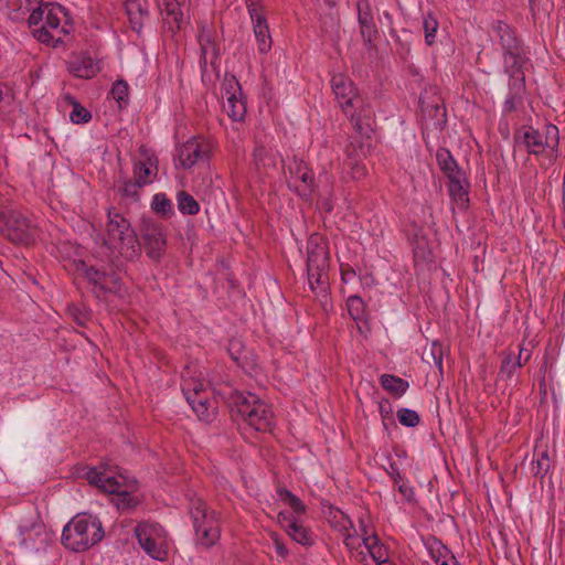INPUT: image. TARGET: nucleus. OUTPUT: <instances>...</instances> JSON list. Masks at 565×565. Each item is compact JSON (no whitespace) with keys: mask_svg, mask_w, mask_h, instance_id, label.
Segmentation results:
<instances>
[{"mask_svg":"<svg viewBox=\"0 0 565 565\" xmlns=\"http://www.w3.org/2000/svg\"><path fill=\"white\" fill-rule=\"evenodd\" d=\"M307 275L310 289L321 296L328 291L329 249L319 234H312L307 242Z\"/></svg>","mask_w":565,"mask_h":565,"instance_id":"nucleus-5","label":"nucleus"},{"mask_svg":"<svg viewBox=\"0 0 565 565\" xmlns=\"http://www.w3.org/2000/svg\"><path fill=\"white\" fill-rule=\"evenodd\" d=\"M231 412L256 431H270L274 426V415L270 407L250 392L231 391L228 398Z\"/></svg>","mask_w":565,"mask_h":565,"instance_id":"nucleus-3","label":"nucleus"},{"mask_svg":"<svg viewBox=\"0 0 565 565\" xmlns=\"http://www.w3.org/2000/svg\"><path fill=\"white\" fill-rule=\"evenodd\" d=\"M396 415L398 422L405 427H415L420 422L418 413L411 408H399Z\"/></svg>","mask_w":565,"mask_h":565,"instance_id":"nucleus-45","label":"nucleus"},{"mask_svg":"<svg viewBox=\"0 0 565 565\" xmlns=\"http://www.w3.org/2000/svg\"><path fill=\"white\" fill-rule=\"evenodd\" d=\"M398 490L407 500H412V494H413L412 488H408L405 484H401Z\"/></svg>","mask_w":565,"mask_h":565,"instance_id":"nucleus-58","label":"nucleus"},{"mask_svg":"<svg viewBox=\"0 0 565 565\" xmlns=\"http://www.w3.org/2000/svg\"><path fill=\"white\" fill-rule=\"evenodd\" d=\"M363 157L362 151H356L355 149L351 151L348 148L347 158L342 163L343 173L352 180H361L364 178L366 175V167L363 163Z\"/></svg>","mask_w":565,"mask_h":565,"instance_id":"nucleus-25","label":"nucleus"},{"mask_svg":"<svg viewBox=\"0 0 565 565\" xmlns=\"http://www.w3.org/2000/svg\"><path fill=\"white\" fill-rule=\"evenodd\" d=\"M531 359V351L525 348L519 349V354L515 356V360H520V363H522V366L527 363Z\"/></svg>","mask_w":565,"mask_h":565,"instance_id":"nucleus-55","label":"nucleus"},{"mask_svg":"<svg viewBox=\"0 0 565 565\" xmlns=\"http://www.w3.org/2000/svg\"><path fill=\"white\" fill-rule=\"evenodd\" d=\"M430 552L436 565H458V562L455 558V556L449 555L447 548L440 544H438L436 550L438 556L435 555L434 548H431Z\"/></svg>","mask_w":565,"mask_h":565,"instance_id":"nucleus-46","label":"nucleus"},{"mask_svg":"<svg viewBox=\"0 0 565 565\" xmlns=\"http://www.w3.org/2000/svg\"><path fill=\"white\" fill-rule=\"evenodd\" d=\"M192 411L202 422L210 423L215 416V407L211 404L210 396H200L195 399L188 401Z\"/></svg>","mask_w":565,"mask_h":565,"instance_id":"nucleus-30","label":"nucleus"},{"mask_svg":"<svg viewBox=\"0 0 565 565\" xmlns=\"http://www.w3.org/2000/svg\"><path fill=\"white\" fill-rule=\"evenodd\" d=\"M380 413L383 417L391 413V404L388 399H383L380 402Z\"/></svg>","mask_w":565,"mask_h":565,"instance_id":"nucleus-57","label":"nucleus"},{"mask_svg":"<svg viewBox=\"0 0 565 565\" xmlns=\"http://www.w3.org/2000/svg\"><path fill=\"white\" fill-rule=\"evenodd\" d=\"M46 17V3L39 6L36 9L32 10L28 18V23L30 26H36L40 23H44Z\"/></svg>","mask_w":565,"mask_h":565,"instance_id":"nucleus-50","label":"nucleus"},{"mask_svg":"<svg viewBox=\"0 0 565 565\" xmlns=\"http://www.w3.org/2000/svg\"><path fill=\"white\" fill-rule=\"evenodd\" d=\"M521 367L522 363H520V360H515V355L509 353L502 361L498 376L503 381L511 380L514 373Z\"/></svg>","mask_w":565,"mask_h":565,"instance_id":"nucleus-39","label":"nucleus"},{"mask_svg":"<svg viewBox=\"0 0 565 565\" xmlns=\"http://www.w3.org/2000/svg\"><path fill=\"white\" fill-rule=\"evenodd\" d=\"M492 29L502 49L503 71L505 74H515L523 71L527 62V52L515 31L505 22L498 20L493 22Z\"/></svg>","mask_w":565,"mask_h":565,"instance_id":"nucleus-8","label":"nucleus"},{"mask_svg":"<svg viewBox=\"0 0 565 565\" xmlns=\"http://www.w3.org/2000/svg\"><path fill=\"white\" fill-rule=\"evenodd\" d=\"M331 88L343 114L351 121L361 137H369L372 131V110L365 104L354 83L343 74L331 78Z\"/></svg>","mask_w":565,"mask_h":565,"instance_id":"nucleus-1","label":"nucleus"},{"mask_svg":"<svg viewBox=\"0 0 565 565\" xmlns=\"http://www.w3.org/2000/svg\"><path fill=\"white\" fill-rule=\"evenodd\" d=\"M387 472L393 478L394 482L397 483L402 480V476L396 463L392 462L390 465V470H387Z\"/></svg>","mask_w":565,"mask_h":565,"instance_id":"nucleus-56","label":"nucleus"},{"mask_svg":"<svg viewBox=\"0 0 565 565\" xmlns=\"http://www.w3.org/2000/svg\"><path fill=\"white\" fill-rule=\"evenodd\" d=\"M64 8L55 3H46L45 21L39 29L33 30L34 36L42 43L62 41V35L68 33L62 22L66 19Z\"/></svg>","mask_w":565,"mask_h":565,"instance_id":"nucleus-12","label":"nucleus"},{"mask_svg":"<svg viewBox=\"0 0 565 565\" xmlns=\"http://www.w3.org/2000/svg\"><path fill=\"white\" fill-rule=\"evenodd\" d=\"M510 77L509 93L503 103V113L509 114L523 105L525 94V76L523 71L515 74H508Z\"/></svg>","mask_w":565,"mask_h":565,"instance_id":"nucleus-22","label":"nucleus"},{"mask_svg":"<svg viewBox=\"0 0 565 565\" xmlns=\"http://www.w3.org/2000/svg\"><path fill=\"white\" fill-rule=\"evenodd\" d=\"M252 23L258 52L260 54H267L270 51L273 43L267 20H257Z\"/></svg>","mask_w":565,"mask_h":565,"instance_id":"nucleus-27","label":"nucleus"},{"mask_svg":"<svg viewBox=\"0 0 565 565\" xmlns=\"http://www.w3.org/2000/svg\"><path fill=\"white\" fill-rule=\"evenodd\" d=\"M157 160L148 158L146 161L139 160L134 163V179L146 186L153 182L157 173Z\"/></svg>","mask_w":565,"mask_h":565,"instance_id":"nucleus-26","label":"nucleus"},{"mask_svg":"<svg viewBox=\"0 0 565 565\" xmlns=\"http://www.w3.org/2000/svg\"><path fill=\"white\" fill-rule=\"evenodd\" d=\"M51 542V535L42 523L20 525L18 529L17 544L25 553L44 552Z\"/></svg>","mask_w":565,"mask_h":565,"instance_id":"nucleus-14","label":"nucleus"},{"mask_svg":"<svg viewBox=\"0 0 565 565\" xmlns=\"http://www.w3.org/2000/svg\"><path fill=\"white\" fill-rule=\"evenodd\" d=\"M190 516L193 522L196 543L205 548L215 545L221 536L216 513L210 511L201 499H193L190 503Z\"/></svg>","mask_w":565,"mask_h":565,"instance_id":"nucleus-9","label":"nucleus"},{"mask_svg":"<svg viewBox=\"0 0 565 565\" xmlns=\"http://www.w3.org/2000/svg\"><path fill=\"white\" fill-rule=\"evenodd\" d=\"M177 205L180 213L184 215H195L200 212L198 201L185 191H179L177 193Z\"/></svg>","mask_w":565,"mask_h":565,"instance_id":"nucleus-36","label":"nucleus"},{"mask_svg":"<svg viewBox=\"0 0 565 565\" xmlns=\"http://www.w3.org/2000/svg\"><path fill=\"white\" fill-rule=\"evenodd\" d=\"M445 175L448 179V183H454L457 180L463 181L465 179H467L466 173L459 167L452 169V171L445 173Z\"/></svg>","mask_w":565,"mask_h":565,"instance_id":"nucleus-54","label":"nucleus"},{"mask_svg":"<svg viewBox=\"0 0 565 565\" xmlns=\"http://www.w3.org/2000/svg\"><path fill=\"white\" fill-rule=\"evenodd\" d=\"M209 386L210 383L203 377L202 372L198 371L196 367H185L182 373L181 388L186 402L200 396H207Z\"/></svg>","mask_w":565,"mask_h":565,"instance_id":"nucleus-18","label":"nucleus"},{"mask_svg":"<svg viewBox=\"0 0 565 565\" xmlns=\"http://www.w3.org/2000/svg\"><path fill=\"white\" fill-rule=\"evenodd\" d=\"M279 497L292 509L296 514L300 515L306 512V505L303 502L289 490L285 488L280 489Z\"/></svg>","mask_w":565,"mask_h":565,"instance_id":"nucleus-44","label":"nucleus"},{"mask_svg":"<svg viewBox=\"0 0 565 565\" xmlns=\"http://www.w3.org/2000/svg\"><path fill=\"white\" fill-rule=\"evenodd\" d=\"M362 541L370 556L377 565H381L387 561V548L380 543V540L375 534L365 535Z\"/></svg>","mask_w":565,"mask_h":565,"instance_id":"nucleus-32","label":"nucleus"},{"mask_svg":"<svg viewBox=\"0 0 565 565\" xmlns=\"http://www.w3.org/2000/svg\"><path fill=\"white\" fill-rule=\"evenodd\" d=\"M0 233L17 244H30L36 236V228L21 212L3 207L0 210Z\"/></svg>","mask_w":565,"mask_h":565,"instance_id":"nucleus-10","label":"nucleus"},{"mask_svg":"<svg viewBox=\"0 0 565 565\" xmlns=\"http://www.w3.org/2000/svg\"><path fill=\"white\" fill-rule=\"evenodd\" d=\"M210 154V142L204 138L193 137L177 148L174 160L181 168L191 169L198 163L207 162Z\"/></svg>","mask_w":565,"mask_h":565,"instance_id":"nucleus-13","label":"nucleus"},{"mask_svg":"<svg viewBox=\"0 0 565 565\" xmlns=\"http://www.w3.org/2000/svg\"><path fill=\"white\" fill-rule=\"evenodd\" d=\"M438 21L431 12L423 15V29L425 33V43L430 46L435 43L436 32L438 30Z\"/></svg>","mask_w":565,"mask_h":565,"instance_id":"nucleus-40","label":"nucleus"},{"mask_svg":"<svg viewBox=\"0 0 565 565\" xmlns=\"http://www.w3.org/2000/svg\"><path fill=\"white\" fill-rule=\"evenodd\" d=\"M277 521L289 537L296 543L303 546H311L315 543L311 531L299 523L291 513L279 512Z\"/></svg>","mask_w":565,"mask_h":565,"instance_id":"nucleus-19","label":"nucleus"},{"mask_svg":"<svg viewBox=\"0 0 565 565\" xmlns=\"http://www.w3.org/2000/svg\"><path fill=\"white\" fill-rule=\"evenodd\" d=\"M222 90L226 97V103L223 105L224 111L233 121L244 120L247 113L246 98L236 77L226 76L222 84Z\"/></svg>","mask_w":565,"mask_h":565,"instance_id":"nucleus-15","label":"nucleus"},{"mask_svg":"<svg viewBox=\"0 0 565 565\" xmlns=\"http://www.w3.org/2000/svg\"><path fill=\"white\" fill-rule=\"evenodd\" d=\"M83 320H85V317H82V320H81V319H78V322H79V323H83V322H84Z\"/></svg>","mask_w":565,"mask_h":565,"instance_id":"nucleus-64","label":"nucleus"},{"mask_svg":"<svg viewBox=\"0 0 565 565\" xmlns=\"http://www.w3.org/2000/svg\"><path fill=\"white\" fill-rule=\"evenodd\" d=\"M563 196H562V202H563V206H564V210H565V179H563Z\"/></svg>","mask_w":565,"mask_h":565,"instance_id":"nucleus-62","label":"nucleus"},{"mask_svg":"<svg viewBox=\"0 0 565 565\" xmlns=\"http://www.w3.org/2000/svg\"><path fill=\"white\" fill-rule=\"evenodd\" d=\"M246 7L252 22L266 19L265 15L263 14V9L262 6L259 4V0H246Z\"/></svg>","mask_w":565,"mask_h":565,"instance_id":"nucleus-51","label":"nucleus"},{"mask_svg":"<svg viewBox=\"0 0 565 565\" xmlns=\"http://www.w3.org/2000/svg\"><path fill=\"white\" fill-rule=\"evenodd\" d=\"M142 239L148 257L160 260L166 253L167 239L161 226L148 224L142 232Z\"/></svg>","mask_w":565,"mask_h":565,"instance_id":"nucleus-20","label":"nucleus"},{"mask_svg":"<svg viewBox=\"0 0 565 565\" xmlns=\"http://www.w3.org/2000/svg\"><path fill=\"white\" fill-rule=\"evenodd\" d=\"M445 348L438 341H434L428 349L424 350L423 361L427 364L435 365L443 373Z\"/></svg>","mask_w":565,"mask_h":565,"instance_id":"nucleus-33","label":"nucleus"},{"mask_svg":"<svg viewBox=\"0 0 565 565\" xmlns=\"http://www.w3.org/2000/svg\"><path fill=\"white\" fill-rule=\"evenodd\" d=\"M104 537L100 520L93 514L78 513L64 526L62 544L73 552H84Z\"/></svg>","mask_w":565,"mask_h":565,"instance_id":"nucleus-2","label":"nucleus"},{"mask_svg":"<svg viewBox=\"0 0 565 565\" xmlns=\"http://www.w3.org/2000/svg\"><path fill=\"white\" fill-rule=\"evenodd\" d=\"M382 387L395 397L403 396L409 387V383L393 374H382L380 376Z\"/></svg>","mask_w":565,"mask_h":565,"instance_id":"nucleus-31","label":"nucleus"},{"mask_svg":"<svg viewBox=\"0 0 565 565\" xmlns=\"http://www.w3.org/2000/svg\"><path fill=\"white\" fill-rule=\"evenodd\" d=\"M270 539L273 541V544H274L277 555L279 557H281L282 559H285L289 555V551L286 547L282 540L279 537V535L277 533H271Z\"/></svg>","mask_w":565,"mask_h":565,"instance_id":"nucleus-52","label":"nucleus"},{"mask_svg":"<svg viewBox=\"0 0 565 565\" xmlns=\"http://www.w3.org/2000/svg\"><path fill=\"white\" fill-rule=\"evenodd\" d=\"M100 70V62L87 53H81L68 62L70 73L78 78H93Z\"/></svg>","mask_w":565,"mask_h":565,"instance_id":"nucleus-23","label":"nucleus"},{"mask_svg":"<svg viewBox=\"0 0 565 565\" xmlns=\"http://www.w3.org/2000/svg\"><path fill=\"white\" fill-rule=\"evenodd\" d=\"M125 10L131 29L141 33L146 21L149 18V8L147 0H127Z\"/></svg>","mask_w":565,"mask_h":565,"instance_id":"nucleus-24","label":"nucleus"},{"mask_svg":"<svg viewBox=\"0 0 565 565\" xmlns=\"http://www.w3.org/2000/svg\"><path fill=\"white\" fill-rule=\"evenodd\" d=\"M347 307L349 315L353 320H363L365 315V303L361 297L356 295L350 296L347 300Z\"/></svg>","mask_w":565,"mask_h":565,"instance_id":"nucleus-41","label":"nucleus"},{"mask_svg":"<svg viewBox=\"0 0 565 565\" xmlns=\"http://www.w3.org/2000/svg\"><path fill=\"white\" fill-rule=\"evenodd\" d=\"M70 118L74 124H86L92 119V114L78 103H74Z\"/></svg>","mask_w":565,"mask_h":565,"instance_id":"nucleus-48","label":"nucleus"},{"mask_svg":"<svg viewBox=\"0 0 565 565\" xmlns=\"http://www.w3.org/2000/svg\"><path fill=\"white\" fill-rule=\"evenodd\" d=\"M199 44L201 47V53L204 58H206L209 55L214 56L215 53V46L212 42L211 34L206 30H202V32L199 35Z\"/></svg>","mask_w":565,"mask_h":565,"instance_id":"nucleus-47","label":"nucleus"},{"mask_svg":"<svg viewBox=\"0 0 565 565\" xmlns=\"http://www.w3.org/2000/svg\"><path fill=\"white\" fill-rule=\"evenodd\" d=\"M550 468V459L546 454H542L541 458L536 460L535 475H544Z\"/></svg>","mask_w":565,"mask_h":565,"instance_id":"nucleus-53","label":"nucleus"},{"mask_svg":"<svg viewBox=\"0 0 565 565\" xmlns=\"http://www.w3.org/2000/svg\"><path fill=\"white\" fill-rule=\"evenodd\" d=\"M86 478L88 482L96 486L104 492L116 494V504L120 510H129L137 505L138 500L132 495V491L136 488L135 480L122 475H114L110 470H98L92 468L87 471Z\"/></svg>","mask_w":565,"mask_h":565,"instance_id":"nucleus-6","label":"nucleus"},{"mask_svg":"<svg viewBox=\"0 0 565 565\" xmlns=\"http://www.w3.org/2000/svg\"><path fill=\"white\" fill-rule=\"evenodd\" d=\"M103 273L102 270L90 266H85L84 265V275H85V278L89 281V284L93 285V292L96 294L97 292V288L99 286V282H100V279L103 278Z\"/></svg>","mask_w":565,"mask_h":565,"instance_id":"nucleus-49","label":"nucleus"},{"mask_svg":"<svg viewBox=\"0 0 565 565\" xmlns=\"http://www.w3.org/2000/svg\"><path fill=\"white\" fill-rule=\"evenodd\" d=\"M535 2H536V0H529V3H530L531 6L535 4Z\"/></svg>","mask_w":565,"mask_h":565,"instance_id":"nucleus-63","label":"nucleus"},{"mask_svg":"<svg viewBox=\"0 0 565 565\" xmlns=\"http://www.w3.org/2000/svg\"><path fill=\"white\" fill-rule=\"evenodd\" d=\"M288 170V184L299 195L308 196L315 189V174L307 163L294 157L287 164Z\"/></svg>","mask_w":565,"mask_h":565,"instance_id":"nucleus-16","label":"nucleus"},{"mask_svg":"<svg viewBox=\"0 0 565 565\" xmlns=\"http://www.w3.org/2000/svg\"><path fill=\"white\" fill-rule=\"evenodd\" d=\"M469 188L470 183L468 179H465L463 181L457 180L454 183H448L449 195L451 200L456 203V205L461 210L468 207Z\"/></svg>","mask_w":565,"mask_h":565,"instance_id":"nucleus-29","label":"nucleus"},{"mask_svg":"<svg viewBox=\"0 0 565 565\" xmlns=\"http://www.w3.org/2000/svg\"><path fill=\"white\" fill-rule=\"evenodd\" d=\"M329 522L333 527H335L340 532L345 533L344 543L347 546H350V541L353 539V536L349 533L350 529L353 527V523L350 520V518L341 510L331 508L329 511Z\"/></svg>","mask_w":565,"mask_h":565,"instance_id":"nucleus-28","label":"nucleus"},{"mask_svg":"<svg viewBox=\"0 0 565 565\" xmlns=\"http://www.w3.org/2000/svg\"><path fill=\"white\" fill-rule=\"evenodd\" d=\"M436 160L444 174L458 167L457 161L447 148H439L437 150Z\"/></svg>","mask_w":565,"mask_h":565,"instance_id":"nucleus-42","label":"nucleus"},{"mask_svg":"<svg viewBox=\"0 0 565 565\" xmlns=\"http://www.w3.org/2000/svg\"><path fill=\"white\" fill-rule=\"evenodd\" d=\"M140 547L153 559L163 562L168 557V537L159 524L141 523L136 526Z\"/></svg>","mask_w":565,"mask_h":565,"instance_id":"nucleus-11","label":"nucleus"},{"mask_svg":"<svg viewBox=\"0 0 565 565\" xmlns=\"http://www.w3.org/2000/svg\"><path fill=\"white\" fill-rule=\"evenodd\" d=\"M239 345H241V343H239V342H232V343H231L230 352H232V349H234V348H236V347H239ZM231 354H232V358H233V360H234V361H238V356H237V355H235V354H233V353H231Z\"/></svg>","mask_w":565,"mask_h":565,"instance_id":"nucleus-59","label":"nucleus"},{"mask_svg":"<svg viewBox=\"0 0 565 565\" xmlns=\"http://www.w3.org/2000/svg\"><path fill=\"white\" fill-rule=\"evenodd\" d=\"M120 290V278L115 273H103L99 286L97 288L96 297L100 298L110 292L116 294Z\"/></svg>","mask_w":565,"mask_h":565,"instance_id":"nucleus-35","label":"nucleus"},{"mask_svg":"<svg viewBox=\"0 0 565 565\" xmlns=\"http://www.w3.org/2000/svg\"><path fill=\"white\" fill-rule=\"evenodd\" d=\"M151 209L156 214H159L162 217H170L174 215L172 201L166 193H156L152 196Z\"/></svg>","mask_w":565,"mask_h":565,"instance_id":"nucleus-37","label":"nucleus"},{"mask_svg":"<svg viewBox=\"0 0 565 565\" xmlns=\"http://www.w3.org/2000/svg\"><path fill=\"white\" fill-rule=\"evenodd\" d=\"M106 234V243L118 249L121 255L127 257L139 255V243L130 222L115 209L108 210Z\"/></svg>","mask_w":565,"mask_h":565,"instance_id":"nucleus-7","label":"nucleus"},{"mask_svg":"<svg viewBox=\"0 0 565 565\" xmlns=\"http://www.w3.org/2000/svg\"><path fill=\"white\" fill-rule=\"evenodd\" d=\"M351 275H355L354 270H348V271L342 273L343 280L347 281L348 277H350Z\"/></svg>","mask_w":565,"mask_h":565,"instance_id":"nucleus-60","label":"nucleus"},{"mask_svg":"<svg viewBox=\"0 0 565 565\" xmlns=\"http://www.w3.org/2000/svg\"><path fill=\"white\" fill-rule=\"evenodd\" d=\"M186 2L188 0H159L158 7L169 31L174 33L186 24Z\"/></svg>","mask_w":565,"mask_h":565,"instance_id":"nucleus-17","label":"nucleus"},{"mask_svg":"<svg viewBox=\"0 0 565 565\" xmlns=\"http://www.w3.org/2000/svg\"><path fill=\"white\" fill-rule=\"evenodd\" d=\"M518 140L530 154L541 158V167L550 168L558 158L559 131L555 125L548 124L543 131L531 126L523 127Z\"/></svg>","mask_w":565,"mask_h":565,"instance_id":"nucleus-4","label":"nucleus"},{"mask_svg":"<svg viewBox=\"0 0 565 565\" xmlns=\"http://www.w3.org/2000/svg\"><path fill=\"white\" fill-rule=\"evenodd\" d=\"M6 92V85L3 83H0V102L3 99Z\"/></svg>","mask_w":565,"mask_h":565,"instance_id":"nucleus-61","label":"nucleus"},{"mask_svg":"<svg viewBox=\"0 0 565 565\" xmlns=\"http://www.w3.org/2000/svg\"><path fill=\"white\" fill-rule=\"evenodd\" d=\"M141 188H143V185L135 179L126 180L122 182V186L119 189V192L124 199H127L130 202H138L140 198L139 191Z\"/></svg>","mask_w":565,"mask_h":565,"instance_id":"nucleus-43","label":"nucleus"},{"mask_svg":"<svg viewBox=\"0 0 565 565\" xmlns=\"http://www.w3.org/2000/svg\"><path fill=\"white\" fill-rule=\"evenodd\" d=\"M253 163L257 170L275 166V156L270 148L264 145H256L253 151Z\"/></svg>","mask_w":565,"mask_h":565,"instance_id":"nucleus-34","label":"nucleus"},{"mask_svg":"<svg viewBox=\"0 0 565 565\" xmlns=\"http://www.w3.org/2000/svg\"><path fill=\"white\" fill-rule=\"evenodd\" d=\"M110 96L116 100L118 107L121 109L128 105L129 102V86L126 81L118 79L113 84Z\"/></svg>","mask_w":565,"mask_h":565,"instance_id":"nucleus-38","label":"nucleus"},{"mask_svg":"<svg viewBox=\"0 0 565 565\" xmlns=\"http://www.w3.org/2000/svg\"><path fill=\"white\" fill-rule=\"evenodd\" d=\"M356 12L361 36L366 44H371L377 35V28L370 0H359Z\"/></svg>","mask_w":565,"mask_h":565,"instance_id":"nucleus-21","label":"nucleus"}]
</instances>
